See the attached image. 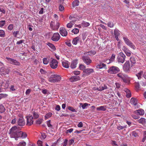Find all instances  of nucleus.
I'll use <instances>...</instances> for the list:
<instances>
[{
    "mask_svg": "<svg viewBox=\"0 0 146 146\" xmlns=\"http://www.w3.org/2000/svg\"><path fill=\"white\" fill-rule=\"evenodd\" d=\"M10 132L9 133L11 137H21L22 134L23 133V132L19 131L18 127L16 126L12 127L10 129Z\"/></svg>",
    "mask_w": 146,
    "mask_h": 146,
    "instance_id": "1",
    "label": "nucleus"
},
{
    "mask_svg": "<svg viewBox=\"0 0 146 146\" xmlns=\"http://www.w3.org/2000/svg\"><path fill=\"white\" fill-rule=\"evenodd\" d=\"M61 80V77L59 75L52 74L49 78L48 80L51 82H57Z\"/></svg>",
    "mask_w": 146,
    "mask_h": 146,
    "instance_id": "2",
    "label": "nucleus"
},
{
    "mask_svg": "<svg viewBox=\"0 0 146 146\" xmlns=\"http://www.w3.org/2000/svg\"><path fill=\"white\" fill-rule=\"evenodd\" d=\"M126 56L122 52H120L118 55L117 60L118 62L123 63L125 60Z\"/></svg>",
    "mask_w": 146,
    "mask_h": 146,
    "instance_id": "3",
    "label": "nucleus"
},
{
    "mask_svg": "<svg viewBox=\"0 0 146 146\" xmlns=\"http://www.w3.org/2000/svg\"><path fill=\"white\" fill-rule=\"evenodd\" d=\"M120 71L119 68L115 66H111L107 70L108 72L110 74H115Z\"/></svg>",
    "mask_w": 146,
    "mask_h": 146,
    "instance_id": "4",
    "label": "nucleus"
},
{
    "mask_svg": "<svg viewBox=\"0 0 146 146\" xmlns=\"http://www.w3.org/2000/svg\"><path fill=\"white\" fill-rule=\"evenodd\" d=\"M123 38L125 43L128 46L133 50H135L136 47L133 43L127 37H123Z\"/></svg>",
    "mask_w": 146,
    "mask_h": 146,
    "instance_id": "5",
    "label": "nucleus"
},
{
    "mask_svg": "<svg viewBox=\"0 0 146 146\" xmlns=\"http://www.w3.org/2000/svg\"><path fill=\"white\" fill-rule=\"evenodd\" d=\"M60 24L58 22H55L51 21L50 23V26L51 29L53 30H57L59 27Z\"/></svg>",
    "mask_w": 146,
    "mask_h": 146,
    "instance_id": "6",
    "label": "nucleus"
},
{
    "mask_svg": "<svg viewBox=\"0 0 146 146\" xmlns=\"http://www.w3.org/2000/svg\"><path fill=\"white\" fill-rule=\"evenodd\" d=\"M117 76L121 79L123 80L125 83H129V80L127 79V75L120 73L118 74L117 75Z\"/></svg>",
    "mask_w": 146,
    "mask_h": 146,
    "instance_id": "7",
    "label": "nucleus"
},
{
    "mask_svg": "<svg viewBox=\"0 0 146 146\" xmlns=\"http://www.w3.org/2000/svg\"><path fill=\"white\" fill-rule=\"evenodd\" d=\"M6 58L8 62L16 66H19L20 64V62L17 60L8 57Z\"/></svg>",
    "mask_w": 146,
    "mask_h": 146,
    "instance_id": "8",
    "label": "nucleus"
},
{
    "mask_svg": "<svg viewBox=\"0 0 146 146\" xmlns=\"http://www.w3.org/2000/svg\"><path fill=\"white\" fill-rule=\"evenodd\" d=\"M58 62L54 59H52L50 62V67L52 69L56 68L58 66Z\"/></svg>",
    "mask_w": 146,
    "mask_h": 146,
    "instance_id": "9",
    "label": "nucleus"
},
{
    "mask_svg": "<svg viewBox=\"0 0 146 146\" xmlns=\"http://www.w3.org/2000/svg\"><path fill=\"white\" fill-rule=\"evenodd\" d=\"M9 69L4 67H1L0 68V74L1 75H5L9 74Z\"/></svg>",
    "mask_w": 146,
    "mask_h": 146,
    "instance_id": "10",
    "label": "nucleus"
},
{
    "mask_svg": "<svg viewBox=\"0 0 146 146\" xmlns=\"http://www.w3.org/2000/svg\"><path fill=\"white\" fill-rule=\"evenodd\" d=\"M60 36L58 33H54L51 38V40L54 41H57L60 38Z\"/></svg>",
    "mask_w": 146,
    "mask_h": 146,
    "instance_id": "11",
    "label": "nucleus"
},
{
    "mask_svg": "<svg viewBox=\"0 0 146 146\" xmlns=\"http://www.w3.org/2000/svg\"><path fill=\"white\" fill-rule=\"evenodd\" d=\"M59 33L63 36H66L68 35V32L63 27H61L60 28Z\"/></svg>",
    "mask_w": 146,
    "mask_h": 146,
    "instance_id": "12",
    "label": "nucleus"
},
{
    "mask_svg": "<svg viewBox=\"0 0 146 146\" xmlns=\"http://www.w3.org/2000/svg\"><path fill=\"white\" fill-rule=\"evenodd\" d=\"M27 125H31L33 123V119L32 115L27 116Z\"/></svg>",
    "mask_w": 146,
    "mask_h": 146,
    "instance_id": "13",
    "label": "nucleus"
},
{
    "mask_svg": "<svg viewBox=\"0 0 146 146\" xmlns=\"http://www.w3.org/2000/svg\"><path fill=\"white\" fill-rule=\"evenodd\" d=\"M122 50L124 52L127 56H130L132 53L131 52L128 48L125 46H123L122 48Z\"/></svg>",
    "mask_w": 146,
    "mask_h": 146,
    "instance_id": "14",
    "label": "nucleus"
},
{
    "mask_svg": "<svg viewBox=\"0 0 146 146\" xmlns=\"http://www.w3.org/2000/svg\"><path fill=\"white\" fill-rule=\"evenodd\" d=\"M82 59L84 62L87 65H89L92 61L89 58L86 56H82Z\"/></svg>",
    "mask_w": 146,
    "mask_h": 146,
    "instance_id": "15",
    "label": "nucleus"
},
{
    "mask_svg": "<svg viewBox=\"0 0 146 146\" xmlns=\"http://www.w3.org/2000/svg\"><path fill=\"white\" fill-rule=\"evenodd\" d=\"M17 124L20 126H23L25 124V122L23 118H19L17 121Z\"/></svg>",
    "mask_w": 146,
    "mask_h": 146,
    "instance_id": "16",
    "label": "nucleus"
},
{
    "mask_svg": "<svg viewBox=\"0 0 146 146\" xmlns=\"http://www.w3.org/2000/svg\"><path fill=\"white\" fill-rule=\"evenodd\" d=\"M31 113L32 115H32L33 118L36 119L38 118L39 117V114L37 110H32Z\"/></svg>",
    "mask_w": 146,
    "mask_h": 146,
    "instance_id": "17",
    "label": "nucleus"
},
{
    "mask_svg": "<svg viewBox=\"0 0 146 146\" xmlns=\"http://www.w3.org/2000/svg\"><path fill=\"white\" fill-rule=\"evenodd\" d=\"M114 34L116 40L117 41H119V39L118 38V37L120 35V31L117 29H115L114 31Z\"/></svg>",
    "mask_w": 146,
    "mask_h": 146,
    "instance_id": "18",
    "label": "nucleus"
},
{
    "mask_svg": "<svg viewBox=\"0 0 146 146\" xmlns=\"http://www.w3.org/2000/svg\"><path fill=\"white\" fill-rule=\"evenodd\" d=\"M80 80V78L79 76H74L70 78L69 80L72 82H74Z\"/></svg>",
    "mask_w": 146,
    "mask_h": 146,
    "instance_id": "19",
    "label": "nucleus"
},
{
    "mask_svg": "<svg viewBox=\"0 0 146 146\" xmlns=\"http://www.w3.org/2000/svg\"><path fill=\"white\" fill-rule=\"evenodd\" d=\"M123 70L127 71L130 68L129 64V62H126L123 65Z\"/></svg>",
    "mask_w": 146,
    "mask_h": 146,
    "instance_id": "20",
    "label": "nucleus"
},
{
    "mask_svg": "<svg viewBox=\"0 0 146 146\" xmlns=\"http://www.w3.org/2000/svg\"><path fill=\"white\" fill-rule=\"evenodd\" d=\"M84 73L86 74L87 75H88L94 72V70L92 68H86L83 71Z\"/></svg>",
    "mask_w": 146,
    "mask_h": 146,
    "instance_id": "21",
    "label": "nucleus"
},
{
    "mask_svg": "<svg viewBox=\"0 0 146 146\" xmlns=\"http://www.w3.org/2000/svg\"><path fill=\"white\" fill-rule=\"evenodd\" d=\"M78 64V60L77 59L71 62L70 67L72 68H74L76 67L77 64Z\"/></svg>",
    "mask_w": 146,
    "mask_h": 146,
    "instance_id": "22",
    "label": "nucleus"
},
{
    "mask_svg": "<svg viewBox=\"0 0 146 146\" xmlns=\"http://www.w3.org/2000/svg\"><path fill=\"white\" fill-rule=\"evenodd\" d=\"M130 102L131 104L135 106L137 104V100L135 98H132L130 100Z\"/></svg>",
    "mask_w": 146,
    "mask_h": 146,
    "instance_id": "23",
    "label": "nucleus"
},
{
    "mask_svg": "<svg viewBox=\"0 0 146 146\" xmlns=\"http://www.w3.org/2000/svg\"><path fill=\"white\" fill-rule=\"evenodd\" d=\"M115 58V54H112L111 58H110L109 59V60L106 59V61H109L108 62H106V63H107L108 64H109L110 63L113 62L114 61V60Z\"/></svg>",
    "mask_w": 146,
    "mask_h": 146,
    "instance_id": "24",
    "label": "nucleus"
},
{
    "mask_svg": "<svg viewBox=\"0 0 146 146\" xmlns=\"http://www.w3.org/2000/svg\"><path fill=\"white\" fill-rule=\"evenodd\" d=\"M62 64L63 66L65 68H68L69 67V63L68 61H62Z\"/></svg>",
    "mask_w": 146,
    "mask_h": 146,
    "instance_id": "25",
    "label": "nucleus"
},
{
    "mask_svg": "<svg viewBox=\"0 0 146 146\" xmlns=\"http://www.w3.org/2000/svg\"><path fill=\"white\" fill-rule=\"evenodd\" d=\"M106 66L105 64L102 62H101L100 64H98L96 67L98 68L102 69L103 68L105 67Z\"/></svg>",
    "mask_w": 146,
    "mask_h": 146,
    "instance_id": "26",
    "label": "nucleus"
},
{
    "mask_svg": "<svg viewBox=\"0 0 146 146\" xmlns=\"http://www.w3.org/2000/svg\"><path fill=\"white\" fill-rule=\"evenodd\" d=\"M79 1L78 0H75L74 1L72 4V6L73 7L78 5L79 3Z\"/></svg>",
    "mask_w": 146,
    "mask_h": 146,
    "instance_id": "27",
    "label": "nucleus"
},
{
    "mask_svg": "<svg viewBox=\"0 0 146 146\" xmlns=\"http://www.w3.org/2000/svg\"><path fill=\"white\" fill-rule=\"evenodd\" d=\"M42 61L44 64L47 65L49 62L50 59L48 58H44L42 59Z\"/></svg>",
    "mask_w": 146,
    "mask_h": 146,
    "instance_id": "28",
    "label": "nucleus"
},
{
    "mask_svg": "<svg viewBox=\"0 0 146 146\" xmlns=\"http://www.w3.org/2000/svg\"><path fill=\"white\" fill-rule=\"evenodd\" d=\"M46 44L50 48H51V49L53 51H54L55 50H56V48L55 46L49 42H47L46 43Z\"/></svg>",
    "mask_w": 146,
    "mask_h": 146,
    "instance_id": "29",
    "label": "nucleus"
},
{
    "mask_svg": "<svg viewBox=\"0 0 146 146\" xmlns=\"http://www.w3.org/2000/svg\"><path fill=\"white\" fill-rule=\"evenodd\" d=\"M79 40V38L78 37H77L74 38L72 40V43L74 45H76L78 42Z\"/></svg>",
    "mask_w": 146,
    "mask_h": 146,
    "instance_id": "30",
    "label": "nucleus"
},
{
    "mask_svg": "<svg viewBox=\"0 0 146 146\" xmlns=\"http://www.w3.org/2000/svg\"><path fill=\"white\" fill-rule=\"evenodd\" d=\"M74 21H70V23L67 24L66 25L67 27L68 28H71L74 25Z\"/></svg>",
    "mask_w": 146,
    "mask_h": 146,
    "instance_id": "31",
    "label": "nucleus"
},
{
    "mask_svg": "<svg viewBox=\"0 0 146 146\" xmlns=\"http://www.w3.org/2000/svg\"><path fill=\"white\" fill-rule=\"evenodd\" d=\"M52 115V113L51 112H49L48 113L46 114L44 116L45 119L46 120L49 118L51 117Z\"/></svg>",
    "mask_w": 146,
    "mask_h": 146,
    "instance_id": "32",
    "label": "nucleus"
},
{
    "mask_svg": "<svg viewBox=\"0 0 146 146\" xmlns=\"http://www.w3.org/2000/svg\"><path fill=\"white\" fill-rule=\"evenodd\" d=\"M137 113L140 115H143L144 114V111L142 109L137 110Z\"/></svg>",
    "mask_w": 146,
    "mask_h": 146,
    "instance_id": "33",
    "label": "nucleus"
},
{
    "mask_svg": "<svg viewBox=\"0 0 146 146\" xmlns=\"http://www.w3.org/2000/svg\"><path fill=\"white\" fill-rule=\"evenodd\" d=\"M145 119L143 118H141L138 120V122L139 123L144 125L145 123Z\"/></svg>",
    "mask_w": 146,
    "mask_h": 146,
    "instance_id": "34",
    "label": "nucleus"
},
{
    "mask_svg": "<svg viewBox=\"0 0 146 146\" xmlns=\"http://www.w3.org/2000/svg\"><path fill=\"white\" fill-rule=\"evenodd\" d=\"M130 61L132 64H135L136 62V59L133 57H131L130 58Z\"/></svg>",
    "mask_w": 146,
    "mask_h": 146,
    "instance_id": "35",
    "label": "nucleus"
},
{
    "mask_svg": "<svg viewBox=\"0 0 146 146\" xmlns=\"http://www.w3.org/2000/svg\"><path fill=\"white\" fill-rule=\"evenodd\" d=\"M90 25L89 23L85 21H83L82 23V26L84 27H86L89 26Z\"/></svg>",
    "mask_w": 146,
    "mask_h": 146,
    "instance_id": "36",
    "label": "nucleus"
},
{
    "mask_svg": "<svg viewBox=\"0 0 146 146\" xmlns=\"http://www.w3.org/2000/svg\"><path fill=\"white\" fill-rule=\"evenodd\" d=\"M80 105L81 106H82V109H84L86 108V107L88 106V105L90 106V104H88L87 103H85L84 104H83L82 103H80Z\"/></svg>",
    "mask_w": 146,
    "mask_h": 146,
    "instance_id": "37",
    "label": "nucleus"
},
{
    "mask_svg": "<svg viewBox=\"0 0 146 146\" xmlns=\"http://www.w3.org/2000/svg\"><path fill=\"white\" fill-rule=\"evenodd\" d=\"M99 88L100 91H102L108 88L107 86L105 85H104L103 86H101L99 87Z\"/></svg>",
    "mask_w": 146,
    "mask_h": 146,
    "instance_id": "38",
    "label": "nucleus"
},
{
    "mask_svg": "<svg viewBox=\"0 0 146 146\" xmlns=\"http://www.w3.org/2000/svg\"><path fill=\"white\" fill-rule=\"evenodd\" d=\"M97 110L100 111V110H102L103 111H105L106 109L105 108L104 106H101L100 107L97 108H96Z\"/></svg>",
    "mask_w": 146,
    "mask_h": 146,
    "instance_id": "39",
    "label": "nucleus"
},
{
    "mask_svg": "<svg viewBox=\"0 0 146 146\" xmlns=\"http://www.w3.org/2000/svg\"><path fill=\"white\" fill-rule=\"evenodd\" d=\"M108 26L110 28H112L114 26V24L113 23L110 21L107 24Z\"/></svg>",
    "mask_w": 146,
    "mask_h": 146,
    "instance_id": "40",
    "label": "nucleus"
},
{
    "mask_svg": "<svg viewBox=\"0 0 146 146\" xmlns=\"http://www.w3.org/2000/svg\"><path fill=\"white\" fill-rule=\"evenodd\" d=\"M5 111V108L4 106L2 105H0V112L1 113H3Z\"/></svg>",
    "mask_w": 146,
    "mask_h": 146,
    "instance_id": "41",
    "label": "nucleus"
},
{
    "mask_svg": "<svg viewBox=\"0 0 146 146\" xmlns=\"http://www.w3.org/2000/svg\"><path fill=\"white\" fill-rule=\"evenodd\" d=\"M72 32L75 34H76L79 32V30L77 28H74L72 30Z\"/></svg>",
    "mask_w": 146,
    "mask_h": 146,
    "instance_id": "42",
    "label": "nucleus"
},
{
    "mask_svg": "<svg viewBox=\"0 0 146 146\" xmlns=\"http://www.w3.org/2000/svg\"><path fill=\"white\" fill-rule=\"evenodd\" d=\"M50 121V120H49L48 121H46V124L48 127L52 129L53 128L52 126L51 123Z\"/></svg>",
    "mask_w": 146,
    "mask_h": 146,
    "instance_id": "43",
    "label": "nucleus"
},
{
    "mask_svg": "<svg viewBox=\"0 0 146 146\" xmlns=\"http://www.w3.org/2000/svg\"><path fill=\"white\" fill-rule=\"evenodd\" d=\"M96 53V52L94 51H89L87 52V53L88 54V55H94Z\"/></svg>",
    "mask_w": 146,
    "mask_h": 146,
    "instance_id": "44",
    "label": "nucleus"
},
{
    "mask_svg": "<svg viewBox=\"0 0 146 146\" xmlns=\"http://www.w3.org/2000/svg\"><path fill=\"white\" fill-rule=\"evenodd\" d=\"M67 108H68V110H69L73 112H76V111L72 107H71V106H68L67 107Z\"/></svg>",
    "mask_w": 146,
    "mask_h": 146,
    "instance_id": "45",
    "label": "nucleus"
},
{
    "mask_svg": "<svg viewBox=\"0 0 146 146\" xmlns=\"http://www.w3.org/2000/svg\"><path fill=\"white\" fill-rule=\"evenodd\" d=\"M26 143L24 141H22L20 142L18 145L17 146H25Z\"/></svg>",
    "mask_w": 146,
    "mask_h": 146,
    "instance_id": "46",
    "label": "nucleus"
},
{
    "mask_svg": "<svg viewBox=\"0 0 146 146\" xmlns=\"http://www.w3.org/2000/svg\"><path fill=\"white\" fill-rule=\"evenodd\" d=\"M43 121L42 119H38L36 121V123L37 124H40Z\"/></svg>",
    "mask_w": 146,
    "mask_h": 146,
    "instance_id": "47",
    "label": "nucleus"
},
{
    "mask_svg": "<svg viewBox=\"0 0 146 146\" xmlns=\"http://www.w3.org/2000/svg\"><path fill=\"white\" fill-rule=\"evenodd\" d=\"M6 21L5 20H2L0 21V27H3L5 24Z\"/></svg>",
    "mask_w": 146,
    "mask_h": 146,
    "instance_id": "48",
    "label": "nucleus"
},
{
    "mask_svg": "<svg viewBox=\"0 0 146 146\" xmlns=\"http://www.w3.org/2000/svg\"><path fill=\"white\" fill-rule=\"evenodd\" d=\"M5 32L3 30H0V36L4 37V36Z\"/></svg>",
    "mask_w": 146,
    "mask_h": 146,
    "instance_id": "49",
    "label": "nucleus"
},
{
    "mask_svg": "<svg viewBox=\"0 0 146 146\" xmlns=\"http://www.w3.org/2000/svg\"><path fill=\"white\" fill-rule=\"evenodd\" d=\"M13 28V25L12 24H11L9 25L8 27V30L11 31L12 30Z\"/></svg>",
    "mask_w": 146,
    "mask_h": 146,
    "instance_id": "50",
    "label": "nucleus"
},
{
    "mask_svg": "<svg viewBox=\"0 0 146 146\" xmlns=\"http://www.w3.org/2000/svg\"><path fill=\"white\" fill-rule=\"evenodd\" d=\"M74 129L73 128H70L66 130V133L67 134L68 133H71L73 131Z\"/></svg>",
    "mask_w": 146,
    "mask_h": 146,
    "instance_id": "51",
    "label": "nucleus"
},
{
    "mask_svg": "<svg viewBox=\"0 0 146 146\" xmlns=\"http://www.w3.org/2000/svg\"><path fill=\"white\" fill-rule=\"evenodd\" d=\"M126 127V126H121L120 125H119L117 127V129L119 130H121L123 129L124 128Z\"/></svg>",
    "mask_w": 146,
    "mask_h": 146,
    "instance_id": "52",
    "label": "nucleus"
},
{
    "mask_svg": "<svg viewBox=\"0 0 146 146\" xmlns=\"http://www.w3.org/2000/svg\"><path fill=\"white\" fill-rule=\"evenodd\" d=\"M79 68L80 70H84L85 68H86V66L82 64H80L79 65Z\"/></svg>",
    "mask_w": 146,
    "mask_h": 146,
    "instance_id": "53",
    "label": "nucleus"
},
{
    "mask_svg": "<svg viewBox=\"0 0 146 146\" xmlns=\"http://www.w3.org/2000/svg\"><path fill=\"white\" fill-rule=\"evenodd\" d=\"M68 140L67 139H65L64 142L63 143V146H66L68 143Z\"/></svg>",
    "mask_w": 146,
    "mask_h": 146,
    "instance_id": "54",
    "label": "nucleus"
},
{
    "mask_svg": "<svg viewBox=\"0 0 146 146\" xmlns=\"http://www.w3.org/2000/svg\"><path fill=\"white\" fill-rule=\"evenodd\" d=\"M27 136V134L25 132H23V133L22 134L21 137L22 138H25Z\"/></svg>",
    "mask_w": 146,
    "mask_h": 146,
    "instance_id": "55",
    "label": "nucleus"
},
{
    "mask_svg": "<svg viewBox=\"0 0 146 146\" xmlns=\"http://www.w3.org/2000/svg\"><path fill=\"white\" fill-rule=\"evenodd\" d=\"M7 94H0V99L4 97H7Z\"/></svg>",
    "mask_w": 146,
    "mask_h": 146,
    "instance_id": "56",
    "label": "nucleus"
},
{
    "mask_svg": "<svg viewBox=\"0 0 146 146\" xmlns=\"http://www.w3.org/2000/svg\"><path fill=\"white\" fill-rule=\"evenodd\" d=\"M74 142V140L73 139H71L68 141V145L70 146Z\"/></svg>",
    "mask_w": 146,
    "mask_h": 146,
    "instance_id": "57",
    "label": "nucleus"
},
{
    "mask_svg": "<svg viewBox=\"0 0 146 146\" xmlns=\"http://www.w3.org/2000/svg\"><path fill=\"white\" fill-rule=\"evenodd\" d=\"M37 144L38 146H42V141L40 140L37 141Z\"/></svg>",
    "mask_w": 146,
    "mask_h": 146,
    "instance_id": "58",
    "label": "nucleus"
},
{
    "mask_svg": "<svg viewBox=\"0 0 146 146\" xmlns=\"http://www.w3.org/2000/svg\"><path fill=\"white\" fill-rule=\"evenodd\" d=\"M41 138L42 139H45L46 137V136L44 133H41Z\"/></svg>",
    "mask_w": 146,
    "mask_h": 146,
    "instance_id": "59",
    "label": "nucleus"
},
{
    "mask_svg": "<svg viewBox=\"0 0 146 146\" xmlns=\"http://www.w3.org/2000/svg\"><path fill=\"white\" fill-rule=\"evenodd\" d=\"M78 127H82L83 126V124L82 122H80L77 125Z\"/></svg>",
    "mask_w": 146,
    "mask_h": 146,
    "instance_id": "60",
    "label": "nucleus"
},
{
    "mask_svg": "<svg viewBox=\"0 0 146 146\" xmlns=\"http://www.w3.org/2000/svg\"><path fill=\"white\" fill-rule=\"evenodd\" d=\"M80 73V72L78 71H75L73 72L74 74L75 75H78Z\"/></svg>",
    "mask_w": 146,
    "mask_h": 146,
    "instance_id": "61",
    "label": "nucleus"
},
{
    "mask_svg": "<svg viewBox=\"0 0 146 146\" xmlns=\"http://www.w3.org/2000/svg\"><path fill=\"white\" fill-rule=\"evenodd\" d=\"M25 40H20L19 41H17V42L16 44H20L23 42Z\"/></svg>",
    "mask_w": 146,
    "mask_h": 146,
    "instance_id": "62",
    "label": "nucleus"
},
{
    "mask_svg": "<svg viewBox=\"0 0 146 146\" xmlns=\"http://www.w3.org/2000/svg\"><path fill=\"white\" fill-rule=\"evenodd\" d=\"M59 9L60 11H62L64 9V8L63 6L60 5L59 6Z\"/></svg>",
    "mask_w": 146,
    "mask_h": 146,
    "instance_id": "63",
    "label": "nucleus"
},
{
    "mask_svg": "<svg viewBox=\"0 0 146 146\" xmlns=\"http://www.w3.org/2000/svg\"><path fill=\"white\" fill-rule=\"evenodd\" d=\"M111 144L113 146H118V145L117 144L116 142L115 141H112Z\"/></svg>",
    "mask_w": 146,
    "mask_h": 146,
    "instance_id": "64",
    "label": "nucleus"
}]
</instances>
